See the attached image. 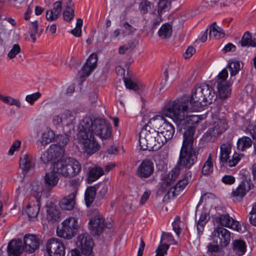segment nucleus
Here are the masks:
<instances>
[{
	"label": "nucleus",
	"mask_w": 256,
	"mask_h": 256,
	"mask_svg": "<svg viewBox=\"0 0 256 256\" xmlns=\"http://www.w3.org/2000/svg\"><path fill=\"white\" fill-rule=\"evenodd\" d=\"M80 130L77 134L78 146L84 152L91 155L99 150L100 144L96 142L94 135L102 139L110 138L112 128L110 123L104 118L85 117L80 123Z\"/></svg>",
	"instance_id": "f257e3e1"
},
{
	"label": "nucleus",
	"mask_w": 256,
	"mask_h": 256,
	"mask_svg": "<svg viewBox=\"0 0 256 256\" xmlns=\"http://www.w3.org/2000/svg\"><path fill=\"white\" fill-rule=\"evenodd\" d=\"M206 90L196 89L193 93L192 100L191 102H188L186 97H182L174 100L168 102L161 111V115H158L150 118L146 124L148 126H152V128H159L163 123L166 122L164 117L172 118L174 121L180 120L184 118L186 112L190 109H198L203 102V95Z\"/></svg>",
	"instance_id": "f03ea898"
},
{
	"label": "nucleus",
	"mask_w": 256,
	"mask_h": 256,
	"mask_svg": "<svg viewBox=\"0 0 256 256\" xmlns=\"http://www.w3.org/2000/svg\"><path fill=\"white\" fill-rule=\"evenodd\" d=\"M202 89L203 91L206 90V92H204L203 95V98L204 100L203 102H202L201 104L198 106V109H190L186 112V114L184 118L180 120L176 121V123L180 124L182 123L183 124L186 122H188V124L190 125H194L198 124L200 120L202 119L200 118V116L198 115H190L188 116V113L192 111L198 110L202 106H206L207 104H211L213 102L215 101L217 98V96L213 88L210 85L206 84H197L192 90L191 96H184L183 97H186L188 98V102H192V100L193 93L196 91V89Z\"/></svg>",
	"instance_id": "7ed1b4c3"
},
{
	"label": "nucleus",
	"mask_w": 256,
	"mask_h": 256,
	"mask_svg": "<svg viewBox=\"0 0 256 256\" xmlns=\"http://www.w3.org/2000/svg\"><path fill=\"white\" fill-rule=\"evenodd\" d=\"M139 142L142 150L156 151L165 143V139L158 130L146 124L140 134Z\"/></svg>",
	"instance_id": "20e7f679"
},
{
	"label": "nucleus",
	"mask_w": 256,
	"mask_h": 256,
	"mask_svg": "<svg viewBox=\"0 0 256 256\" xmlns=\"http://www.w3.org/2000/svg\"><path fill=\"white\" fill-rule=\"evenodd\" d=\"M81 170V165L76 160L68 158L58 160L54 164V170L64 177H72L77 175Z\"/></svg>",
	"instance_id": "39448f33"
},
{
	"label": "nucleus",
	"mask_w": 256,
	"mask_h": 256,
	"mask_svg": "<svg viewBox=\"0 0 256 256\" xmlns=\"http://www.w3.org/2000/svg\"><path fill=\"white\" fill-rule=\"evenodd\" d=\"M79 228L78 219L70 216L66 218L62 224V227L57 228V235L68 240L71 239L77 232Z\"/></svg>",
	"instance_id": "423d86ee"
},
{
	"label": "nucleus",
	"mask_w": 256,
	"mask_h": 256,
	"mask_svg": "<svg viewBox=\"0 0 256 256\" xmlns=\"http://www.w3.org/2000/svg\"><path fill=\"white\" fill-rule=\"evenodd\" d=\"M198 152L193 147L182 146L177 166L190 168L197 160Z\"/></svg>",
	"instance_id": "0eeeda50"
},
{
	"label": "nucleus",
	"mask_w": 256,
	"mask_h": 256,
	"mask_svg": "<svg viewBox=\"0 0 256 256\" xmlns=\"http://www.w3.org/2000/svg\"><path fill=\"white\" fill-rule=\"evenodd\" d=\"M89 224L90 233L94 236H99L105 228H110L112 227V224L110 222H106L104 216L99 214L90 220Z\"/></svg>",
	"instance_id": "6e6552de"
},
{
	"label": "nucleus",
	"mask_w": 256,
	"mask_h": 256,
	"mask_svg": "<svg viewBox=\"0 0 256 256\" xmlns=\"http://www.w3.org/2000/svg\"><path fill=\"white\" fill-rule=\"evenodd\" d=\"M212 236L214 242L219 244L221 248L226 246L230 242V233L224 227L215 228Z\"/></svg>",
	"instance_id": "1a4fd4ad"
},
{
	"label": "nucleus",
	"mask_w": 256,
	"mask_h": 256,
	"mask_svg": "<svg viewBox=\"0 0 256 256\" xmlns=\"http://www.w3.org/2000/svg\"><path fill=\"white\" fill-rule=\"evenodd\" d=\"M46 248L49 256H64L66 248L64 244L58 238L48 240Z\"/></svg>",
	"instance_id": "9d476101"
},
{
	"label": "nucleus",
	"mask_w": 256,
	"mask_h": 256,
	"mask_svg": "<svg viewBox=\"0 0 256 256\" xmlns=\"http://www.w3.org/2000/svg\"><path fill=\"white\" fill-rule=\"evenodd\" d=\"M76 244L80 248L83 256H94L92 254L94 242L88 234H80L78 238Z\"/></svg>",
	"instance_id": "9b49d317"
},
{
	"label": "nucleus",
	"mask_w": 256,
	"mask_h": 256,
	"mask_svg": "<svg viewBox=\"0 0 256 256\" xmlns=\"http://www.w3.org/2000/svg\"><path fill=\"white\" fill-rule=\"evenodd\" d=\"M64 151L60 146L51 144L50 148L42 154L40 160L44 163L47 164L63 156Z\"/></svg>",
	"instance_id": "f8f14e48"
},
{
	"label": "nucleus",
	"mask_w": 256,
	"mask_h": 256,
	"mask_svg": "<svg viewBox=\"0 0 256 256\" xmlns=\"http://www.w3.org/2000/svg\"><path fill=\"white\" fill-rule=\"evenodd\" d=\"M253 184L250 180H245L232 192L234 200L240 202L246 194L253 188Z\"/></svg>",
	"instance_id": "ddd939ff"
},
{
	"label": "nucleus",
	"mask_w": 256,
	"mask_h": 256,
	"mask_svg": "<svg viewBox=\"0 0 256 256\" xmlns=\"http://www.w3.org/2000/svg\"><path fill=\"white\" fill-rule=\"evenodd\" d=\"M40 240L36 235L26 234L24 237V248L26 252L32 253L38 248Z\"/></svg>",
	"instance_id": "4468645a"
},
{
	"label": "nucleus",
	"mask_w": 256,
	"mask_h": 256,
	"mask_svg": "<svg viewBox=\"0 0 256 256\" xmlns=\"http://www.w3.org/2000/svg\"><path fill=\"white\" fill-rule=\"evenodd\" d=\"M154 164L153 162L148 159L142 161L137 169V174L141 178H149L154 172Z\"/></svg>",
	"instance_id": "2eb2a0df"
},
{
	"label": "nucleus",
	"mask_w": 256,
	"mask_h": 256,
	"mask_svg": "<svg viewBox=\"0 0 256 256\" xmlns=\"http://www.w3.org/2000/svg\"><path fill=\"white\" fill-rule=\"evenodd\" d=\"M36 164V158L29 154H22L20 160V166L25 172L33 170Z\"/></svg>",
	"instance_id": "dca6fc26"
},
{
	"label": "nucleus",
	"mask_w": 256,
	"mask_h": 256,
	"mask_svg": "<svg viewBox=\"0 0 256 256\" xmlns=\"http://www.w3.org/2000/svg\"><path fill=\"white\" fill-rule=\"evenodd\" d=\"M216 222L222 226L230 228L238 232L241 230L238 222L230 217L228 214H222L216 218Z\"/></svg>",
	"instance_id": "f3484780"
},
{
	"label": "nucleus",
	"mask_w": 256,
	"mask_h": 256,
	"mask_svg": "<svg viewBox=\"0 0 256 256\" xmlns=\"http://www.w3.org/2000/svg\"><path fill=\"white\" fill-rule=\"evenodd\" d=\"M162 241L172 242L174 244H176L170 233L163 232L161 238L160 244L158 246L156 251V256H164L167 254L169 245L166 244H162Z\"/></svg>",
	"instance_id": "a211bd4d"
},
{
	"label": "nucleus",
	"mask_w": 256,
	"mask_h": 256,
	"mask_svg": "<svg viewBox=\"0 0 256 256\" xmlns=\"http://www.w3.org/2000/svg\"><path fill=\"white\" fill-rule=\"evenodd\" d=\"M77 194V190L74 188L72 192L68 196L64 197L60 202L62 209L66 210H72L76 204V198Z\"/></svg>",
	"instance_id": "6ab92c4d"
},
{
	"label": "nucleus",
	"mask_w": 256,
	"mask_h": 256,
	"mask_svg": "<svg viewBox=\"0 0 256 256\" xmlns=\"http://www.w3.org/2000/svg\"><path fill=\"white\" fill-rule=\"evenodd\" d=\"M56 172L53 170L52 172H46L44 177V190L46 192H50L58 183L59 178Z\"/></svg>",
	"instance_id": "aec40b11"
},
{
	"label": "nucleus",
	"mask_w": 256,
	"mask_h": 256,
	"mask_svg": "<svg viewBox=\"0 0 256 256\" xmlns=\"http://www.w3.org/2000/svg\"><path fill=\"white\" fill-rule=\"evenodd\" d=\"M8 254L9 256H20L24 250L22 241L20 240H12L8 243Z\"/></svg>",
	"instance_id": "412c9836"
},
{
	"label": "nucleus",
	"mask_w": 256,
	"mask_h": 256,
	"mask_svg": "<svg viewBox=\"0 0 256 256\" xmlns=\"http://www.w3.org/2000/svg\"><path fill=\"white\" fill-rule=\"evenodd\" d=\"M158 131L164 138L165 143H166L168 140L173 137L174 133V128L170 122L166 121V122L163 123V124L158 128Z\"/></svg>",
	"instance_id": "4be33fe9"
},
{
	"label": "nucleus",
	"mask_w": 256,
	"mask_h": 256,
	"mask_svg": "<svg viewBox=\"0 0 256 256\" xmlns=\"http://www.w3.org/2000/svg\"><path fill=\"white\" fill-rule=\"evenodd\" d=\"M195 129L194 126H188L184 132L182 146L192 147Z\"/></svg>",
	"instance_id": "5701e85b"
},
{
	"label": "nucleus",
	"mask_w": 256,
	"mask_h": 256,
	"mask_svg": "<svg viewBox=\"0 0 256 256\" xmlns=\"http://www.w3.org/2000/svg\"><path fill=\"white\" fill-rule=\"evenodd\" d=\"M60 217V210L56 206L52 204L46 206V218L49 222L54 223L58 221Z\"/></svg>",
	"instance_id": "b1692460"
},
{
	"label": "nucleus",
	"mask_w": 256,
	"mask_h": 256,
	"mask_svg": "<svg viewBox=\"0 0 256 256\" xmlns=\"http://www.w3.org/2000/svg\"><path fill=\"white\" fill-rule=\"evenodd\" d=\"M31 197H34L36 201H40L42 192H46L44 190V185L39 181L35 180L32 184Z\"/></svg>",
	"instance_id": "393cba45"
},
{
	"label": "nucleus",
	"mask_w": 256,
	"mask_h": 256,
	"mask_svg": "<svg viewBox=\"0 0 256 256\" xmlns=\"http://www.w3.org/2000/svg\"><path fill=\"white\" fill-rule=\"evenodd\" d=\"M192 173L190 171L186 172V178L179 180V181L172 188H171L168 193L172 192L173 196L178 194V193L182 190L188 184V176L191 178Z\"/></svg>",
	"instance_id": "a878e982"
},
{
	"label": "nucleus",
	"mask_w": 256,
	"mask_h": 256,
	"mask_svg": "<svg viewBox=\"0 0 256 256\" xmlns=\"http://www.w3.org/2000/svg\"><path fill=\"white\" fill-rule=\"evenodd\" d=\"M218 94L221 99L230 96L231 93L230 85L226 82H218L217 84Z\"/></svg>",
	"instance_id": "bb28decb"
},
{
	"label": "nucleus",
	"mask_w": 256,
	"mask_h": 256,
	"mask_svg": "<svg viewBox=\"0 0 256 256\" xmlns=\"http://www.w3.org/2000/svg\"><path fill=\"white\" fill-rule=\"evenodd\" d=\"M224 30L217 26L216 22H213L210 26L209 36L210 38H214L216 39H220L224 36Z\"/></svg>",
	"instance_id": "cd10ccee"
},
{
	"label": "nucleus",
	"mask_w": 256,
	"mask_h": 256,
	"mask_svg": "<svg viewBox=\"0 0 256 256\" xmlns=\"http://www.w3.org/2000/svg\"><path fill=\"white\" fill-rule=\"evenodd\" d=\"M232 148V144L230 142H227L222 144L220 146V162L222 163L225 161L226 159L230 156Z\"/></svg>",
	"instance_id": "c85d7f7f"
},
{
	"label": "nucleus",
	"mask_w": 256,
	"mask_h": 256,
	"mask_svg": "<svg viewBox=\"0 0 256 256\" xmlns=\"http://www.w3.org/2000/svg\"><path fill=\"white\" fill-rule=\"evenodd\" d=\"M246 242L240 240H236L232 243L233 251L238 256H242L246 252Z\"/></svg>",
	"instance_id": "c756f323"
},
{
	"label": "nucleus",
	"mask_w": 256,
	"mask_h": 256,
	"mask_svg": "<svg viewBox=\"0 0 256 256\" xmlns=\"http://www.w3.org/2000/svg\"><path fill=\"white\" fill-rule=\"evenodd\" d=\"M239 42L242 47L250 46L256 47V38H252L250 32H246L244 34Z\"/></svg>",
	"instance_id": "7c9ffc66"
},
{
	"label": "nucleus",
	"mask_w": 256,
	"mask_h": 256,
	"mask_svg": "<svg viewBox=\"0 0 256 256\" xmlns=\"http://www.w3.org/2000/svg\"><path fill=\"white\" fill-rule=\"evenodd\" d=\"M209 214L206 212H203L201 213L200 218L196 223L197 231L200 234H202L204 230L206 224L210 220Z\"/></svg>",
	"instance_id": "2f4dec72"
},
{
	"label": "nucleus",
	"mask_w": 256,
	"mask_h": 256,
	"mask_svg": "<svg viewBox=\"0 0 256 256\" xmlns=\"http://www.w3.org/2000/svg\"><path fill=\"white\" fill-rule=\"evenodd\" d=\"M74 4L72 0H68L66 9L63 12V17L64 20L70 22L74 18Z\"/></svg>",
	"instance_id": "473e14b6"
},
{
	"label": "nucleus",
	"mask_w": 256,
	"mask_h": 256,
	"mask_svg": "<svg viewBox=\"0 0 256 256\" xmlns=\"http://www.w3.org/2000/svg\"><path fill=\"white\" fill-rule=\"evenodd\" d=\"M242 156V154H240L237 152H234L232 156H228V158L226 159V160L223 161L221 164L222 165L226 166H235L240 162Z\"/></svg>",
	"instance_id": "72a5a7b5"
},
{
	"label": "nucleus",
	"mask_w": 256,
	"mask_h": 256,
	"mask_svg": "<svg viewBox=\"0 0 256 256\" xmlns=\"http://www.w3.org/2000/svg\"><path fill=\"white\" fill-rule=\"evenodd\" d=\"M40 202L36 201V204L30 202L28 206L26 212L30 218H36L40 212Z\"/></svg>",
	"instance_id": "f704fd0d"
},
{
	"label": "nucleus",
	"mask_w": 256,
	"mask_h": 256,
	"mask_svg": "<svg viewBox=\"0 0 256 256\" xmlns=\"http://www.w3.org/2000/svg\"><path fill=\"white\" fill-rule=\"evenodd\" d=\"M102 168L100 166H95L92 168L88 172V180L93 182L104 174Z\"/></svg>",
	"instance_id": "c9c22d12"
},
{
	"label": "nucleus",
	"mask_w": 256,
	"mask_h": 256,
	"mask_svg": "<svg viewBox=\"0 0 256 256\" xmlns=\"http://www.w3.org/2000/svg\"><path fill=\"white\" fill-rule=\"evenodd\" d=\"M96 193V189L94 186L87 188L84 196L86 204L87 206H90L93 202Z\"/></svg>",
	"instance_id": "e433bc0d"
},
{
	"label": "nucleus",
	"mask_w": 256,
	"mask_h": 256,
	"mask_svg": "<svg viewBox=\"0 0 256 256\" xmlns=\"http://www.w3.org/2000/svg\"><path fill=\"white\" fill-rule=\"evenodd\" d=\"M172 33V26L166 23L162 25L158 31V35L162 38L165 39L170 37Z\"/></svg>",
	"instance_id": "4c0bfd02"
},
{
	"label": "nucleus",
	"mask_w": 256,
	"mask_h": 256,
	"mask_svg": "<svg viewBox=\"0 0 256 256\" xmlns=\"http://www.w3.org/2000/svg\"><path fill=\"white\" fill-rule=\"evenodd\" d=\"M180 168L176 166L168 173L167 178L165 181V184L166 186L170 185L176 181L180 174Z\"/></svg>",
	"instance_id": "58836bf2"
},
{
	"label": "nucleus",
	"mask_w": 256,
	"mask_h": 256,
	"mask_svg": "<svg viewBox=\"0 0 256 256\" xmlns=\"http://www.w3.org/2000/svg\"><path fill=\"white\" fill-rule=\"evenodd\" d=\"M252 144L251 138L248 136H243L238 140L237 142L238 148L242 151H244L250 148Z\"/></svg>",
	"instance_id": "ea45409f"
},
{
	"label": "nucleus",
	"mask_w": 256,
	"mask_h": 256,
	"mask_svg": "<svg viewBox=\"0 0 256 256\" xmlns=\"http://www.w3.org/2000/svg\"><path fill=\"white\" fill-rule=\"evenodd\" d=\"M62 122H65L66 125L71 124L75 120L76 113L69 110H65L61 112Z\"/></svg>",
	"instance_id": "a19ab883"
},
{
	"label": "nucleus",
	"mask_w": 256,
	"mask_h": 256,
	"mask_svg": "<svg viewBox=\"0 0 256 256\" xmlns=\"http://www.w3.org/2000/svg\"><path fill=\"white\" fill-rule=\"evenodd\" d=\"M38 24L37 20L32 22L30 24L28 33L33 42L36 41V35L38 34L40 36L42 32V30H41L38 33Z\"/></svg>",
	"instance_id": "79ce46f5"
},
{
	"label": "nucleus",
	"mask_w": 256,
	"mask_h": 256,
	"mask_svg": "<svg viewBox=\"0 0 256 256\" xmlns=\"http://www.w3.org/2000/svg\"><path fill=\"white\" fill-rule=\"evenodd\" d=\"M213 170V164L212 162V158L211 154H209V156L204 164L202 172L204 175H208L211 173Z\"/></svg>",
	"instance_id": "37998d69"
},
{
	"label": "nucleus",
	"mask_w": 256,
	"mask_h": 256,
	"mask_svg": "<svg viewBox=\"0 0 256 256\" xmlns=\"http://www.w3.org/2000/svg\"><path fill=\"white\" fill-rule=\"evenodd\" d=\"M54 138V134L52 130H48L44 132L42 136L40 142L42 145L50 143Z\"/></svg>",
	"instance_id": "c03bdc74"
},
{
	"label": "nucleus",
	"mask_w": 256,
	"mask_h": 256,
	"mask_svg": "<svg viewBox=\"0 0 256 256\" xmlns=\"http://www.w3.org/2000/svg\"><path fill=\"white\" fill-rule=\"evenodd\" d=\"M0 100L4 104L10 106H16L18 108L21 106V103L18 100L14 99L10 96H4L2 95Z\"/></svg>",
	"instance_id": "a18cd8bd"
},
{
	"label": "nucleus",
	"mask_w": 256,
	"mask_h": 256,
	"mask_svg": "<svg viewBox=\"0 0 256 256\" xmlns=\"http://www.w3.org/2000/svg\"><path fill=\"white\" fill-rule=\"evenodd\" d=\"M228 68L230 70V76H236L240 70V62L237 60L232 61L229 62Z\"/></svg>",
	"instance_id": "49530a36"
},
{
	"label": "nucleus",
	"mask_w": 256,
	"mask_h": 256,
	"mask_svg": "<svg viewBox=\"0 0 256 256\" xmlns=\"http://www.w3.org/2000/svg\"><path fill=\"white\" fill-rule=\"evenodd\" d=\"M83 22L82 18H78L76 22V28L71 30V33L76 37H80L82 35V26Z\"/></svg>",
	"instance_id": "de8ad7c7"
},
{
	"label": "nucleus",
	"mask_w": 256,
	"mask_h": 256,
	"mask_svg": "<svg viewBox=\"0 0 256 256\" xmlns=\"http://www.w3.org/2000/svg\"><path fill=\"white\" fill-rule=\"evenodd\" d=\"M152 3L148 0H142L139 4V10L140 12L145 14H147L150 8Z\"/></svg>",
	"instance_id": "09e8293b"
},
{
	"label": "nucleus",
	"mask_w": 256,
	"mask_h": 256,
	"mask_svg": "<svg viewBox=\"0 0 256 256\" xmlns=\"http://www.w3.org/2000/svg\"><path fill=\"white\" fill-rule=\"evenodd\" d=\"M98 56L94 53L92 54L86 60V63L92 68H95L97 66Z\"/></svg>",
	"instance_id": "8fccbe9b"
},
{
	"label": "nucleus",
	"mask_w": 256,
	"mask_h": 256,
	"mask_svg": "<svg viewBox=\"0 0 256 256\" xmlns=\"http://www.w3.org/2000/svg\"><path fill=\"white\" fill-rule=\"evenodd\" d=\"M214 125V130L216 131L215 134H221L226 130V125L222 120H219L217 124L215 122Z\"/></svg>",
	"instance_id": "3c124183"
},
{
	"label": "nucleus",
	"mask_w": 256,
	"mask_h": 256,
	"mask_svg": "<svg viewBox=\"0 0 256 256\" xmlns=\"http://www.w3.org/2000/svg\"><path fill=\"white\" fill-rule=\"evenodd\" d=\"M58 138L59 140L58 144L56 145L60 146L61 149H62L64 152V146L67 144L69 142L70 140L68 136L66 134H64L59 136Z\"/></svg>",
	"instance_id": "603ef678"
},
{
	"label": "nucleus",
	"mask_w": 256,
	"mask_h": 256,
	"mask_svg": "<svg viewBox=\"0 0 256 256\" xmlns=\"http://www.w3.org/2000/svg\"><path fill=\"white\" fill-rule=\"evenodd\" d=\"M170 2L168 0H160L158 4V14H161L163 12L168 9Z\"/></svg>",
	"instance_id": "864d4df0"
},
{
	"label": "nucleus",
	"mask_w": 256,
	"mask_h": 256,
	"mask_svg": "<svg viewBox=\"0 0 256 256\" xmlns=\"http://www.w3.org/2000/svg\"><path fill=\"white\" fill-rule=\"evenodd\" d=\"M20 52V48L18 44H14L8 54V56L10 58H14Z\"/></svg>",
	"instance_id": "5fc2aeb1"
},
{
	"label": "nucleus",
	"mask_w": 256,
	"mask_h": 256,
	"mask_svg": "<svg viewBox=\"0 0 256 256\" xmlns=\"http://www.w3.org/2000/svg\"><path fill=\"white\" fill-rule=\"evenodd\" d=\"M250 222L254 226H256V205H254L248 215Z\"/></svg>",
	"instance_id": "6e6d98bb"
},
{
	"label": "nucleus",
	"mask_w": 256,
	"mask_h": 256,
	"mask_svg": "<svg viewBox=\"0 0 256 256\" xmlns=\"http://www.w3.org/2000/svg\"><path fill=\"white\" fill-rule=\"evenodd\" d=\"M42 94L39 92H36L31 94H29L26 96V100L30 104H32L35 101L38 100Z\"/></svg>",
	"instance_id": "4d7b16f0"
},
{
	"label": "nucleus",
	"mask_w": 256,
	"mask_h": 256,
	"mask_svg": "<svg viewBox=\"0 0 256 256\" xmlns=\"http://www.w3.org/2000/svg\"><path fill=\"white\" fill-rule=\"evenodd\" d=\"M124 82L126 88L135 91L138 90V86L136 83L134 82L131 79L124 78Z\"/></svg>",
	"instance_id": "13d9d810"
},
{
	"label": "nucleus",
	"mask_w": 256,
	"mask_h": 256,
	"mask_svg": "<svg viewBox=\"0 0 256 256\" xmlns=\"http://www.w3.org/2000/svg\"><path fill=\"white\" fill-rule=\"evenodd\" d=\"M21 145V142L19 140H16L14 141L10 147V148L8 150V154L12 155L14 154V152L16 151H18L20 148Z\"/></svg>",
	"instance_id": "bf43d9fd"
},
{
	"label": "nucleus",
	"mask_w": 256,
	"mask_h": 256,
	"mask_svg": "<svg viewBox=\"0 0 256 256\" xmlns=\"http://www.w3.org/2000/svg\"><path fill=\"white\" fill-rule=\"evenodd\" d=\"M62 2L61 1H58L54 2V4L53 9L52 10L56 14V16H60V15L62 10Z\"/></svg>",
	"instance_id": "052dcab7"
},
{
	"label": "nucleus",
	"mask_w": 256,
	"mask_h": 256,
	"mask_svg": "<svg viewBox=\"0 0 256 256\" xmlns=\"http://www.w3.org/2000/svg\"><path fill=\"white\" fill-rule=\"evenodd\" d=\"M228 76V72L226 68H224L218 76L217 83L218 82H226V80Z\"/></svg>",
	"instance_id": "680f3d73"
},
{
	"label": "nucleus",
	"mask_w": 256,
	"mask_h": 256,
	"mask_svg": "<svg viewBox=\"0 0 256 256\" xmlns=\"http://www.w3.org/2000/svg\"><path fill=\"white\" fill-rule=\"evenodd\" d=\"M180 218L178 216H176L175 220L173 222L172 224L173 230L175 232L178 236H179V234L180 230Z\"/></svg>",
	"instance_id": "e2e57ef3"
},
{
	"label": "nucleus",
	"mask_w": 256,
	"mask_h": 256,
	"mask_svg": "<svg viewBox=\"0 0 256 256\" xmlns=\"http://www.w3.org/2000/svg\"><path fill=\"white\" fill-rule=\"evenodd\" d=\"M122 26L124 29L125 32L128 34H132L134 31L136 30V28H133L127 22L123 24Z\"/></svg>",
	"instance_id": "0e129e2a"
},
{
	"label": "nucleus",
	"mask_w": 256,
	"mask_h": 256,
	"mask_svg": "<svg viewBox=\"0 0 256 256\" xmlns=\"http://www.w3.org/2000/svg\"><path fill=\"white\" fill-rule=\"evenodd\" d=\"M134 48V46H133L132 44L122 46L118 48V53L120 54H124L129 50H132Z\"/></svg>",
	"instance_id": "69168bd1"
},
{
	"label": "nucleus",
	"mask_w": 256,
	"mask_h": 256,
	"mask_svg": "<svg viewBox=\"0 0 256 256\" xmlns=\"http://www.w3.org/2000/svg\"><path fill=\"white\" fill-rule=\"evenodd\" d=\"M222 181L225 184H232L234 182L235 178L232 176L225 175L222 177Z\"/></svg>",
	"instance_id": "338daca9"
},
{
	"label": "nucleus",
	"mask_w": 256,
	"mask_h": 256,
	"mask_svg": "<svg viewBox=\"0 0 256 256\" xmlns=\"http://www.w3.org/2000/svg\"><path fill=\"white\" fill-rule=\"evenodd\" d=\"M94 70V68H92L91 66L86 63L82 69V76H88Z\"/></svg>",
	"instance_id": "774afa93"
}]
</instances>
